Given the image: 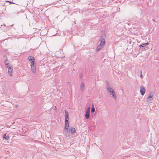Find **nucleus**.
I'll list each match as a JSON object with an SVG mask.
<instances>
[{"instance_id": "nucleus-5", "label": "nucleus", "mask_w": 159, "mask_h": 159, "mask_svg": "<svg viewBox=\"0 0 159 159\" xmlns=\"http://www.w3.org/2000/svg\"><path fill=\"white\" fill-rule=\"evenodd\" d=\"M85 90V84L84 83H82L80 86V91L83 92Z\"/></svg>"}, {"instance_id": "nucleus-8", "label": "nucleus", "mask_w": 159, "mask_h": 159, "mask_svg": "<svg viewBox=\"0 0 159 159\" xmlns=\"http://www.w3.org/2000/svg\"><path fill=\"white\" fill-rule=\"evenodd\" d=\"M149 44L148 43H145L143 44H142L140 45L139 46V47L140 49H142V50L145 49V47L147 45H148Z\"/></svg>"}, {"instance_id": "nucleus-9", "label": "nucleus", "mask_w": 159, "mask_h": 159, "mask_svg": "<svg viewBox=\"0 0 159 159\" xmlns=\"http://www.w3.org/2000/svg\"><path fill=\"white\" fill-rule=\"evenodd\" d=\"M145 89L144 87L141 88L140 92L142 95H143L145 93Z\"/></svg>"}, {"instance_id": "nucleus-22", "label": "nucleus", "mask_w": 159, "mask_h": 159, "mask_svg": "<svg viewBox=\"0 0 159 159\" xmlns=\"http://www.w3.org/2000/svg\"><path fill=\"white\" fill-rule=\"evenodd\" d=\"M140 73H141V75H140V77L142 79L143 78V76L142 75V71H141L140 72Z\"/></svg>"}, {"instance_id": "nucleus-4", "label": "nucleus", "mask_w": 159, "mask_h": 159, "mask_svg": "<svg viewBox=\"0 0 159 159\" xmlns=\"http://www.w3.org/2000/svg\"><path fill=\"white\" fill-rule=\"evenodd\" d=\"M69 120H65V125L64 130H69Z\"/></svg>"}, {"instance_id": "nucleus-6", "label": "nucleus", "mask_w": 159, "mask_h": 159, "mask_svg": "<svg viewBox=\"0 0 159 159\" xmlns=\"http://www.w3.org/2000/svg\"><path fill=\"white\" fill-rule=\"evenodd\" d=\"M100 45L104 46L105 44V39L104 38H100Z\"/></svg>"}, {"instance_id": "nucleus-10", "label": "nucleus", "mask_w": 159, "mask_h": 159, "mask_svg": "<svg viewBox=\"0 0 159 159\" xmlns=\"http://www.w3.org/2000/svg\"><path fill=\"white\" fill-rule=\"evenodd\" d=\"M31 70L33 73L34 74L36 72V66H31Z\"/></svg>"}, {"instance_id": "nucleus-15", "label": "nucleus", "mask_w": 159, "mask_h": 159, "mask_svg": "<svg viewBox=\"0 0 159 159\" xmlns=\"http://www.w3.org/2000/svg\"><path fill=\"white\" fill-rule=\"evenodd\" d=\"M35 61H31L30 63V66H36V65L35 64Z\"/></svg>"}, {"instance_id": "nucleus-3", "label": "nucleus", "mask_w": 159, "mask_h": 159, "mask_svg": "<svg viewBox=\"0 0 159 159\" xmlns=\"http://www.w3.org/2000/svg\"><path fill=\"white\" fill-rule=\"evenodd\" d=\"M90 107H89L86 111V113L85 115V118L88 119L90 116Z\"/></svg>"}, {"instance_id": "nucleus-16", "label": "nucleus", "mask_w": 159, "mask_h": 159, "mask_svg": "<svg viewBox=\"0 0 159 159\" xmlns=\"http://www.w3.org/2000/svg\"><path fill=\"white\" fill-rule=\"evenodd\" d=\"M70 132L72 133V134H74V133H75V132H76V130H75V129L74 128H71L70 129Z\"/></svg>"}, {"instance_id": "nucleus-18", "label": "nucleus", "mask_w": 159, "mask_h": 159, "mask_svg": "<svg viewBox=\"0 0 159 159\" xmlns=\"http://www.w3.org/2000/svg\"><path fill=\"white\" fill-rule=\"evenodd\" d=\"M3 138L5 139L6 140H8L9 139V136H6L3 137Z\"/></svg>"}, {"instance_id": "nucleus-7", "label": "nucleus", "mask_w": 159, "mask_h": 159, "mask_svg": "<svg viewBox=\"0 0 159 159\" xmlns=\"http://www.w3.org/2000/svg\"><path fill=\"white\" fill-rule=\"evenodd\" d=\"M13 69L11 66L8 68V72L9 75L11 76L12 75Z\"/></svg>"}, {"instance_id": "nucleus-19", "label": "nucleus", "mask_w": 159, "mask_h": 159, "mask_svg": "<svg viewBox=\"0 0 159 159\" xmlns=\"http://www.w3.org/2000/svg\"><path fill=\"white\" fill-rule=\"evenodd\" d=\"M105 34L103 33L101 35V38H104V39H105Z\"/></svg>"}, {"instance_id": "nucleus-11", "label": "nucleus", "mask_w": 159, "mask_h": 159, "mask_svg": "<svg viewBox=\"0 0 159 159\" xmlns=\"http://www.w3.org/2000/svg\"><path fill=\"white\" fill-rule=\"evenodd\" d=\"M69 114L67 111H65V120H69Z\"/></svg>"}, {"instance_id": "nucleus-23", "label": "nucleus", "mask_w": 159, "mask_h": 159, "mask_svg": "<svg viewBox=\"0 0 159 159\" xmlns=\"http://www.w3.org/2000/svg\"><path fill=\"white\" fill-rule=\"evenodd\" d=\"M10 2V4H14V3L13 2Z\"/></svg>"}, {"instance_id": "nucleus-12", "label": "nucleus", "mask_w": 159, "mask_h": 159, "mask_svg": "<svg viewBox=\"0 0 159 159\" xmlns=\"http://www.w3.org/2000/svg\"><path fill=\"white\" fill-rule=\"evenodd\" d=\"M65 134L67 136H69L70 134V129H69V130H65Z\"/></svg>"}, {"instance_id": "nucleus-17", "label": "nucleus", "mask_w": 159, "mask_h": 159, "mask_svg": "<svg viewBox=\"0 0 159 159\" xmlns=\"http://www.w3.org/2000/svg\"><path fill=\"white\" fill-rule=\"evenodd\" d=\"M92 107L91 108V111L92 113H93L95 111V108H94L93 104L92 105Z\"/></svg>"}, {"instance_id": "nucleus-20", "label": "nucleus", "mask_w": 159, "mask_h": 159, "mask_svg": "<svg viewBox=\"0 0 159 159\" xmlns=\"http://www.w3.org/2000/svg\"><path fill=\"white\" fill-rule=\"evenodd\" d=\"M4 63L5 65L9 64V62L7 59H6V60L5 61Z\"/></svg>"}, {"instance_id": "nucleus-24", "label": "nucleus", "mask_w": 159, "mask_h": 159, "mask_svg": "<svg viewBox=\"0 0 159 159\" xmlns=\"http://www.w3.org/2000/svg\"><path fill=\"white\" fill-rule=\"evenodd\" d=\"M7 135L6 134H4V136H3V137L7 136V135Z\"/></svg>"}, {"instance_id": "nucleus-1", "label": "nucleus", "mask_w": 159, "mask_h": 159, "mask_svg": "<svg viewBox=\"0 0 159 159\" xmlns=\"http://www.w3.org/2000/svg\"><path fill=\"white\" fill-rule=\"evenodd\" d=\"M106 89L108 93L110 94V95H112V98L116 100V97L115 93L113 89L110 87L109 84H107L106 86Z\"/></svg>"}, {"instance_id": "nucleus-14", "label": "nucleus", "mask_w": 159, "mask_h": 159, "mask_svg": "<svg viewBox=\"0 0 159 159\" xmlns=\"http://www.w3.org/2000/svg\"><path fill=\"white\" fill-rule=\"evenodd\" d=\"M104 46L102 45H101L99 44L98 45L96 48V50L97 51L100 50Z\"/></svg>"}, {"instance_id": "nucleus-21", "label": "nucleus", "mask_w": 159, "mask_h": 159, "mask_svg": "<svg viewBox=\"0 0 159 159\" xmlns=\"http://www.w3.org/2000/svg\"><path fill=\"white\" fill-rule=\"evenodd\" d=\"M5 65V67L6 68H7L8 69V68L10 66H9V64Z\"/></svg>"}, {"instance_id": "nucleus-2", "label": "nucleus", "mask_w": 159, "mask_h": 159, "mask_svg": "<svg viewBox=\"0 0 159 159\" xmlns=\"http://www.w3.org/2000/svg\"><path fill=\"white\" fill-rule=\"evenodd\" d=\"M153 96V93L152 92L150 93L148 96V97L147 98V102L150 103L151 102V101L152 100V97Z\"/></svg>"}, {"instance_id": "nucleus-13", "label": "nucleus", "mask_w": 159, "mask_h": 159, "mask_svg": "<svg viewBox=\"0 0 159 159\" xmlns=\"http://www.w3.org/2000/svg\"><path fill=\"white\" fill-rule=\"evenodd\" d=\"M28 60L29 61H34V57L32 56H29L28 57Z\"/></svg>"}]
</instances>
